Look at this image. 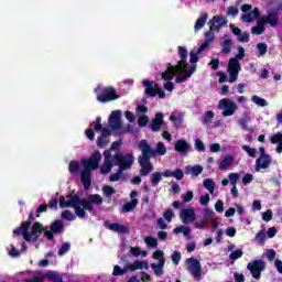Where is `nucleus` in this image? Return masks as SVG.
I'll return each mask as SVG.
<instances>
[{
  "instance_id": "f03ea898",
  "label": "nucleus",
  "mask_w": 282,
  "mask_h": 282,
  "mask_svg": "<svg viewBox=\"0 0 282 282\" xmlns=\"http://www.w3.org/2000/svg\"><path fill=\"white\" fill-rule=\"evenodd\" d=\"M101 161L102 154L98 150H96L89 158L82 160L84 170L80 173V180L85 191H89V188H91V171L98 170Z\"/></svg>"
},
{
  "instance_id": "4c0bfd02",
  "label": "nucleus",
  "mask_w": 282,
  "mask_h": 282,
  "mask_svg": "<svg viewBox=\"0 0 282 282\" xmlns=\"http://www.w3.org/2000/svg\"><path fill=\"white\" fill-rule=\"evenodd\" d=\"M213 118H215V112L213 110H208L205 112L203 119H202V123L203 124H210V122H213Z\"/></svg>"
},
{
  "instance_id": "864d4df0",
  "label": "nucleus",
  "mask_w": 282,
  "mask_h": 282,
  "mask_svg": "<svg viewBox=\"0 0 282 282\" xmlns=\"http://www.w3.org/2000/svg\"><path fill=\"white\" fill-rule=\"evenodd\" d=\"M229 177V182L231 184V186H237V184H239V174L238 173H230L228 175Z\"/></svg>"
},
{
  "instance_id": "052dcab7",
  "label": "nucleus",
  "mask_w": 282,
  "mask_h": 282,
  "mask_svg": "<svg viewBox=\"0 0 282 282\" xmlns=\"http://www.w3.org/2000/svg\"><path fill=\"white\" fill-rule=\"evenodd\" d=\"M204 172V167L202 165H194L192 169H191V173L193 175H202V173Z\"/></svg>"
},
{
  "instance_id": "f704fd0d",
  "label": "nucleus",
  "mask_w": 282,
  "mask_h": 282,
  "mask_svg": "<svg viewBox=\"0 0 282 282\" xmlns=\"http://www.w3.org/2000/svg\"><path fill=\"white\" fill-rule=\"evenodd\" d=\"M203 186L210 193V195H215V181H213V178L204 180Z\"/></svg>"
},
{
  "instance_id": "5fc2aeb1",
  "label": "nucleus",
  "mask_w": 282,
  "mask_h": 282,
  "mask_svg": "<svg viewBox=\"0 0 282 282\" xmlns=\"http://www.w3.org/2000/svg\"><path fill=\"white\" fill-rule=\"evenodd\" d=\"M120 144H122V140H118L111 143L110 148L107 149L106 151H109L111 155V151H120Z\"/></svg>"
},
{
  "instance_id": "423d86ee",
  "label": "nucleus",
  "mask_w": 282,
  "mask_h": 282,
  "mask_svg": "<svg viewBox=\"0 0 282 282\" xmlns=\"http://www.w3.org/2000/svg\"><path fill=\"white\" fill-rule=\"evenodd\" d=\"M142 85L144 87L145 96H149L150 98H155V96H159L161 99L166 98V93L160 84L151 79H143Z\"/></svg>"
},
{
  "instance_id": "412c9836",
  "label": "nucleus",
  "mask_w": 282,
  "mask_h": 282,
  "mask_svg": "<svg viewBox=\"0 0 282 282\" xmlns=\"http://www.w3.org/2000/svg\"><path fill=\"white\" fill-rule=\"evenodd\" d=\"M261 20L263 21L264 25L269 24L271 28H276L279 25V13L271 11L267 17L261 18Z\"/></svg>"
},
{
  "instance_id": "69168bd1",
  "label": "nucleus",
  "mask_w": 282,
  "mask_h": 282,
  "mask_svg": "<svg viewBox=\"0 0 282 282\" xmlns=\"http://www.w3.org/2000/svg\"><path fill=\"white\" fill-rule=\"evenodd\" d=\"M85 134L86 138L90 140V142H94V140H96V133L94 132V129H86Z\"/></svg>"
},
{
  "instance_id": "de8ad7c7",
  "label": "nucleus",
  "mask_w": 282,
  "mask_h": 282,
  "mask_svg": "<svg viewBox=\"0 0 282 282\" xmlns=\"http://www.w3.org/2000/svg\"><path fill=\"white\" fill-rule=\"evenodd\" d=\"M61 217L62 219H66L67 221H74V219H76V216L68 209L62 212Z\"/></svg>"
},
{
  "instance_id": "a19ab883",
  "label": "nucleus",
  "mask_w": 282,
  "mask_h": 282,
  "mask_svg": "<svg viewBox=\"0 0 282 282\" xmlns=\"http://www.w3.org/2000/svg\"><path fill=\"white\" fill-rule=\"evenodd\" d=\"M251 100L254 105H258V107H268V101L257 95H253Z\"/></svg>"
},
{
  "instance_id": "7c9ffc66",
  "label": "nucleus",
  "mask_w": 282,
  "mask_h": 282,
  "mask_svg": "<svg viewBox=\"0 0 282 282\" xmlns=\"http://www.w3.org/2000/svg\"><path fill=\"white\" fill-rule=\"evenodd\" d=\"M252 34H257V36L263 34L265 32V22L261 19L258 20V24L251 29Z\"/></svg>"
},
{
  "instance_id": "ddd939ff",
  "label": "nucleus",
  "mask_w": 282,
  "mask_h": 282,
  "mask_svg": "<svg viewBox=\"0 0 282 282\" xmlns=\"http://www.w3.org/2000/svg\"><path fill=\"white\" fill-rule=\"evenodd\" d=\"M241 69V64L239 59L231 57L228 63L227 72L229 74V83H237V78H239V70Z\"/></svg>"
},
{
  "instance_id": "cd10ccee",
  "label": "nucleus",
  "mask_w": 282,
  "mask_h": 282,
  "mask_svg": "<svg viewBox=\"0 0 282 282\" xmlns=\"http://www.w3.org/2000/svg\"><path fill=\"white\" fill-rule=\"evenodd\" d=\"M234 162H235V156L232 155L225 156L218 165L219 171H228V169L232 166Z\"/></svg>"
},
{
  "instance_id": "8fccbe9b",
  "label": "nucleus",
  "mask_w": 282,
  "mask_h": 282,
  "mask_svg": "<svg viewBox=\"0 0 282 282\" xmlns=\"http://www.w3.org/2000/svg\"><path fill=\"white\" fill-rule=\"evenodd\" d=\"M242 151H246L249 158H257V149L250 148V145H242Z\"/></svg>"
},
{
  "instance_id": "f257e3e1",
  "label": "nucleus",
  "mask_w": 282,
  "mask_h": 282,
  "mask_svg": "<svg viewBox=\"0 0 282 282\" xmlns=\"http://www.w3.org/2000/svg\"><path fill=\"white\" fill-rule=\"evenodd\" d=\"M58 204L59 208H74L75 215H77L79 219H85L87 215L85 210L91 213L94 210V204L101 206L102 196L99 194H90L87 198H80L78 194H69L67 196H61Z\"/></svg>"
},
{
  "instance_id": "e433bc0d",
  "label": "nucleus",
  "mask_w": 282,
  "mask_h": 282,
  "mask_svg": "<svg viewBox=\"0 0 282 282\" xmlns=\"http://www.w3.org/2000/svg\"><path fill=\"white\" fill-rule=\"evenodd\" d=\"M128 271H129L128 264H126L123 269H121L120 265L116 264L113 267L112 276H122L127 274Z\"/></svg>"
},
{
  "instance_id": "bb28decb",
  "label": "nucleus",
  "mask_w": 282,
  "mask_h": 282,
  "mask_svg": "<svg viewBox=\"0 0 282 282\" xmlns=\"http://www.w3.org/2000/svg\"><path fill=\"white\" fill-rule=\"evenodd\" d=\"M163 177H174L175 180H184V171L182 169H176L174 171L165 170L163 172Z\"/></svg>"
},
{
  "instance_id": "49530a36",
  "label": "nucleus",
  "mask_w": 282,
  "mask_h": 282,
  "mask_svg": "<svg viewBox=\"0 0 282 282\" xmlns=\"http://www.w3.org/2000/svg\"><path fill=\"white\" fill-rule=\"evenodd\" d=\"M72 245L69 242L62 243L61 248L58 249V256L63 257L66 252H69Z\"/></svg>"
},
{
  "instance_id": "9d476101",
  "label": "nucleus",
  "mask_w": 282,
  "mask_h": 282,
  "mask_svg": "<svg viewBox=\"0 0 282 282\" xmlns=\"http://www.w3.org/2000/svg\"><path fill=\"white\" fill-rule=\"evenodd\" d=\"M63 232H65V223L61 219H56L51 224L50 230H44V237H46L48 241H54V235H61Z\"/></svg>"
},
{
  "instance_id": "c85d7f7f",
  "label": "nucleus",
  "mask_w": 282,
  "mask_h": 282,
  "mask_svg": "<svg viewBox=\"0 0 282 282\" xmlns=\"http://www.w3.org/2000/svg\"><path fill=\"white\" fill-rule=\"evenodd\" d=\"M164 260L158 261V263H151L150 267L153 270L155 276H162L164 274Z\"/></svg>"
},
{
  "instance_id": "ea45409f",
  "label": "nucleus",
  "mask_w": 282,
  "mask_h": 282,
  "mask_svg": "<svg viewBox=\"0 0 282 282\" xmlns=\"http://www.w3.org/2000/svg\"><path fill=\"white\" fill-rule=\"evenodd\" d=\"M128 271L135 272V270H142V261L135 260L133 263H128Z\"/></svg>"
},
{
  "instance_id": "58836bf2",
  "label": "nucleus",
  "mask_w": 282,
  "mask_h": 282,
  "mask_svg": "<svg viewBox=\"0 0 282 282\" xmlns=\"http://www.w3.org/2000/svg\"><path fill=\"white\" fill-rule=\"evenodd\" d=\"M109 142H110L109 137L98 135V138H97L98 149H105V147H107V144H109Z\"/></svg>"
},
{
  "instance_id": "473e14b6",
  "label": "nucleus",
  "mask_w": 282,
  "mask_h": 282,
  "mask_svg": "<svg viewBox=\"0 0 282 282\" xmlns=\"http://www.w3.org/2000/svg\"><path fill=\"white\" fill-rule=\"evenodd\" d=\"M221 53L223 54H230L232 52V40L227 39L220 43Z\"/></svg>"
},
{
  "instance_id": "338daca9",
  "label": "nucleus",
  "mask_w": 282,
  "mask_h": 282,
  "mask_svg": "<svg viewBox=\"0 0 282 282\" xmlns=\"http://www.w3.org/2000/svg\"><path fill=\"white\" fill-rule=\"evenodd\" d=\"M263 221H272V210L268 209L262 214Z\"/></svg>"
},
{
  "instance_id": "dca6fc26",
  "label": "nucleus",
  "mask_w": 282,
  "mask_h": 282,
  "mask_svg": "<svg viewBox=\"0 0 282 282\" xmlns=\"http://www.w3.org/2000/svg\"><path fill=\"white\" fill-rule=\"evenodd\" d=\"M166 65V70L161 74L163 80L171 82L173 78H175L176 74H182V72H184L182 68L177 67V65L173 66L171 63H167Z\"/></svg>"
},
{
  "instance_id": "6e6d98bb",
  "label": "nucleus",
  "mask_w": 282,
  "mask_h": 282,
  "mask_svg": "<svg viewBox=\"0 0 282 282\" xmlns=\"http://www.w3.org/2000/svg\"><path fill=\"white\" fill-rule=\"evenodd\" d=\"M163 217L165 221L171 224V221H173V217H175V213H173L172 209H167L163 213Z\"/></svg>"
},
{
  "instance_id": "4be33fe9",
  "label": "nucleus",
  "mask_w": 282,
  "mask_h": 282,
  "mask_svg": "<svg viewBox=\"0 0 282 282\" xmlns=\"http://www.w3.org/2000/svg\"><path fill=\"white\" fill-rule=\"evenodd\" d=\"M162 124H164V115L162 112H156L151 123L152 131H160V129H162Z\"/></svg>"
},
{
  "instance_id": "79ce46f5",
  "label": "nucleus",
  "mask_w": 282,
  "mask_h": 282,
  "mask_svg": "<svg viewBox=\"0 0 282 282\" xmlns=\"http://www.w3.org/2000/svg\"><path fill=\"white\" fill-rule=\"evenodd\" d=\"M144 242L147 246H149V248H158V238L155 237L148 236L144 238Z\"/></svg>"
},
{
  "instance_id": "20e7f679",
  "label": "nucleus",
  "mask_w": 282,
  "mask_h": 282,
  "mask_svg": "<svg viewBox=\"0 0 282 282\" xmlns=\"http://www.w3.org/2000/svg\"><path fill=\"white\" fill-rule=\"evenodd\" d=\"M133 154H122V152H117L113 154L115 166H119L117 173L109 175V182H118L122 177L124 171H129L133 166L134 162Z\"/></svg>"
},
{
  "instance_id": "09e8293b",
  "label": "nucleus",
  "mask_w": 282,
  "mask_h": 282,
  "mask_svg": "<svg viewBox=\"0 0 282 282\" xmlns=\"http://www.w3.org/2000/svg\"><path fill=\"white\" fill-rule=\"evenodd\" d=\"M171 259L174 265H180V261H182V253L180 251H174L171 256Z\"/></svg>"
},
{
  "instance_id": "c03bdc74",
  "label": "nucleus",
  "mask_w": 282,
  "mask_h": 282,
  "mask_svg": "<svg viewBox=\"0 0 282 282\" xmlns=\"http://www.w3.org/2000/svg\"><path fill=\"white\" fill-rule=\"evenodd\" d=\"M256 241H258L259 246L265 245V231L264 230H260L257 232Z\"/></svg>"
},
{
  "instance_id": "4468645a",
  "label": "nucleus",
  "mask_w": 282,
  "mask_h": 282,
  "mask_svg": "<svg viewBox=\"0 0 282 282\" xmlns=\"http://www.w3.org/2000/svg\"><path fill=\"white\" fill-rule=\"evenodd\" d=\"M247 270L251 272V275L256 281L261 279V271L265 270V262L263 260H253L247 264Z\"/></svg>"
},
{
  "instance_id": "aec40b11",
  "label": "nucleus",
  "mask_w": 282,
  "mask_h": 282,
  "mask_svg": "<svg viewBox=\"0 0 282 282\" xmlns=\"http://www.w3.org/2000/svg\"><path fill=\"white\" fill-rule=\"evenodd\" d=\"M224 25H228V20L224 15H214L213 23L209 26V30H214L215 32H219Z\"/></svg>"
},
{
  "instance_id": "a211bd4d",
  "label": "nucleus",
  "mask_w": 282,
  "mask_h": 282,
  "mask_svg": "<svg viewBox=\"0 0 282 282\" xmlns=\"http://www.w3.org/2000/svg\"><path fill=\"white\" fill-rule=\"evenodd\" d=\"M180 217L183 220V224H193L197 216L195 215V209L193 208H183L181 209Z\"/></svg>"
},
{
  "instance_id": "f8f14e48",
  "label": "nucleus",
  "mask_w": 282,
  "mask_h": 282,
  "mask_svg": "<svg viewBox=\"0 0 282 282\" xmlns=\"http://www.w3.org/2000/svg\"><path fill=\"white\" fill-rule=\"evenodd\" d=\"M187 270L192 274L195 281H202V263L197 258H188L186 259Z\"/></svg>"
},
{
  "instance_id": "2eb2a0df",
  "label": "nucleus",
  "mask_w": 282,
  "mask_h": 282,
  "mask_svg": "<svg viewBox=\"0 0 282 282\" xmlns=\"http://www.w3.org/2000/svg\"><path fill=\"white\" fill-rule=\"evenodd\" d=\"M116 166V161H113V155H110L109 150L104 151V164L100 166L101 175H109L111 169Z\"/></svg>"
},
{
  "instance_id": "774afa93",
  "label": "nucleus",
  "mask_w": 282,
  "mask_h": 282,
  "mask_svg": "<svg viewBox=\"0 0 282 282\" xmlns=\"http://www.w3.org/2000/svg\"><path fill=\"white\" fill-rule=\"evenodd\" d=\"M140 274H141L142 282H151L152 281L151 275L148 274L147 271H141Z\"/></svg>"
},
{
  "instance_id": "13d9d810",
  "label": "nucleus",
  "mask_w": 282,
  "mask_h": 282,
  "mask_svg": "<svg viewBox=\"0 0 282 282\" xmlns=\"http://www.w3.org/2000/svg\"><path fill=\"white\" fill-rule=\"evenodd\" d=\"M195 149L196 151H200V153H204V151H206V145H204V142L200 139H196Z\"/></svg>"
},
{
  "instance_id": "a878e982",
  "label": "nucleus",
  "mask_w": 282,
  "mask_h": 282,
  "mask_svg": "<svg viewBox=\"0 0 282 282\" xmlns=\"http://www.w3.org/2000/svg\"><path fill=\"white\" fill-rule=\"evenodd\" d=\"M108 228L112 232H118L119 235H129V227L118 224V223H112L108 226Z\"/></svg>"
},
{
  "instance_id": "a18cd8bd",
  "label": "nucleus",
  "mask_w": 282,
  "mask_h": 282,
  "mask_svg": "<svg viewBox=\"0 0 282 282\" xmlns=\"http://www.w3.org/2000/svg\"><path fill=\"white\" fill-rule=\"evenodd\" d=\"M242 257H243V250L241 249H237L229 254V259L231 261H237V259H241Z\"/></svg>"
},
{
  "instance_id": "2f4dec72",
  "label": "nucleus",
  "mask_w": 282,
  "mask_h": 282,
  "mask_svg": "<svg viewBox=\"0 0 282 282\" xmlns=\"http://www.w3.org/2000/svg\"><path fill=\"white\" fill-rule=\"evenodd\" d=\"M162 177H164V172H153L150 176L152 186H158L162 182Z\"/></svg>"
},
{
  "instance_id": "b1692460",
  "label": "nucleus",
  "mask_w": 282,
  "mask_h": 282,
  "mask_svg": "<svg viewBox=\"0 0 282 282\" xmlns=\"http://www.w3.org/2000/svg\"><path fill=\"white\" fill-rule=\"evenodd\" d=\"M259 17H261V12H259V8H254L251 12L242 14L241 20L243 23H252Z\"/></svg>"
},
{
  "instance_id": "37998d69",
  "label": "nucleus",
  "mask_w": 282,
  "mask_h": 282,
  "mask_svg": "<svg viewBox=\"0 0 282 282\" xmlns=\"http://www.w3.org/2000/svg\"><path fill=\"white\" fill-rule=\"evenodd\" d=\"M257 50L259 52L258 56H265V54H268V44L260 42L257 44Z\"/></svg>"
},
{
  "instance_id": "4d7b16f0",
  "label": "nucleus",
  "mask_w": 282,
  "mask_h": 282,
  "mask_svg": "<svg viewBox=\"0 0 282 282\" xmlns=\"http://www.w3.org/2000/svg\"><path fill=\"white\" fill-rule=\"evenodd\" d=\"M234 58H236V61H243V58H246V48L238 46V54Z\"/></svg>"
},
{
  "instance_id": "e2e57ef3",
  "label": "nucleus",
  "mask_w": 282,
  "mask_h": 282,
  "mask_svg": "<svg viewBox=\"0 0 282 282\" xmlns=\"http://www.w3.org/2000/svg\"><path fill=\"white\" fill-rule=\"evenodd\" d=\"M105 127H102V118L97 117L96 118V123L94 126V131L98 132L101 131Z\"/></svg>"
},
{
  "instance_id": "1a4fd4ad",
  "label": "nucleus",
  "mask_w": 282,
  "mask_h": 282,
  "mask_svg": "<svg viewBox=\"0 0 282 282\" xmlns=\"http://www.w3.org/2000/svg\"><path fill=\"white\" fill-rule=\"evenodd\" d=\"M218 109L223 111V118H229L230 116H235V111H237L239 107H237V104L231 99L224 98L219 100Z\"/></svg>"
},
{
  "instance_id": "bf43d9fd",
  "label": "nucleus",
  "mask_w": 282,
  "mask_h": 282,
  "mask_svg": "<svg viewBox=\"0 0 282 282\" xmlns=\"http://www.w3.org/2000/svg\"><path fill=\"white\" fill-rule=\"evenodd\" d=\"M214 215H215V213L212 209H204L203 219L208 223V221H210V219H213Z\"/></svg>"
},
{
  "instance_id": "6ab92c4d",
  "label": "nucleus",
  "mask_w": 282,
  "mask_h": 282,
  "mask_svg": "<svg viewBox=\"0 0 282 282\" xmlns=\"http://www.w3.org/2000/svg\"><path fill=\"white\" fill-rule=\"evenodd\" d=\"M272 164V156L267 154L264 156H260L256 160V171L259 173L261 169H270Z\"/></svg>"
},
{
  "instance_id": "39448f33",
  "label": "nucleus",
  "mask_w": 282,
  "mask_h": 282,
  "mask_svg": "<svg viewBox=\"0 0 282 282\" xmlns=\"http://www.w3.org/2000/svg\"><path fill=\"white\" fill-rule=\"evenodd\" d=\"M109 128L104 127L101 128V138H109L113 131H119V129H122V111L120 110H115L110 113L109 119Z\"/></svg>"
},
{
  "instance_id": "5701e85b",
  "label": "nucleus",
  "mask_w": 282,
  "mask_h": 282,
  "mask_svg": "<svg viewBox=\"0 0 282 282\" xmlns=\"http://www.w3.org/2000/svg\"><path fill=\"white\" fill-rule=\"evenodd\" d=\"M195 66H188L184 72H182V76H177L175 78V83L180 84V83H184L186 80V78H191L193 76V74H195Z\"/></svg>"
},
{
  "instance_id": "3c124183",
  "label": "nucleus",
  "mask_w": 282,
  "mask_h": 282,
  "mask_svg": "<svg viewBox=\"0 0 282 282\" xmlns=\"http://www.w3.org/2000/svg\"><path fill=\"white\" fill-rule=\"evenodd\" d=\"M152 259H156L159 261H163V263H166V259L164 258V251L156 250L152 254Z\"/></svg>"
},
{
  "instance_id": "c9c22d12",
  "label": "nucleus",
  "mask_w": 282,
  "mask_h": 282,
  "mask_svg": "<svg viewBox=\"0 0 282 282\" xmlns=\"http://www.w3.org/2000/svg\"><path fill=\"white\" fill-rule=\"evenodd\" d=\"M68 171L72 175H76L80 171V163L76 160H73L68 164Z\"/></svg>"
},
{
  "instance_id": "9b49d317",
  "label": "nucleus",
  "mask_w": 282,
  "mask_h": 282,
  "mask_svg": "<svg viewBox=\"0 0 282 282\" xmlns=\"http://www.w3.org/2000/svg\"><path fill=\"white\" fill-rule=\"evenodd\" d=\"M139 166H141L140 175L141 177H147L151 171H153V163H151V156L141 152L138 156Z\"/></svg>"
},
{
  "instance_id": "c756f323",
  "label": "nucleus",
  "mask_w": 282,
  "mask_h": 282,
  "mask_svg": "<svg viewBox=\"0 0 282 282\" xmlns=\"http://www.w3.org/2000/svg\"><path fill=\"white\" fill-rule=\"evenodd\" d=\"M208 21V13H202L200 18H198L195 22L194 29L195 32H199L204 25H206V22Z\"/></svg>"
},
{
  "instance_id": "7ed1b4c3",
  "label": "nucleus",
  "mask_w": 282,
  "mask_h": 282,
  "mask_svg": "<svg viewBox=\"0 0 282 282\" xmlns=\"http://www.w3.org/2000/svg\"><path fill=\"white\" fill-rule=\"evenodd\" d=\"M31 228V231H30ZM43 224L35 221L32 227L30 226V223H22L20 227L15 228L13 230V235L17 237L23 236L24 241H28L29 243H36L39 239H41V235H43Z\"/></svg>"
},
{
  "instance_id": "0e129e2a",
  "label": "nucleus",
  "mask_w": 282,
  "mask_h": 282,
  "mask_svg": "<svg viewBox=\"0 0 282 282\" xmlns=\"http://www.w3.org/2000/svg\"><path fill=\"white\" fill-rule=\"evenodd\" d=\"M282 141V133L278 132L271 137V144H278Z\"/></svg>"
},
{
  "instance_id": "6e6552de",
  "label": "nucleus",
  "mask_w": 282,
  "mask_h": 282,
  "mask_svg": "<svg viewBox=\"0 0 282 282\" xmlns=\"http://www.w3.org/2000/svg\"><path fill=\"white\" fill-rule=\"evenodd\" d=\"M120 98V95L113 88V86H107L105 87L98 95L97 100L98 102H102V105H106V102H113V100H118Z\"/></svg>"
},
{
  "instance_id": "f3484780",
  "label": "nucleus",
  "mask_w": 282,
  "mask_h": 282,
  "mask_svg": "<svg viewBox=\"0 0 282 282\" xmlns=\"http://www.w3.org/2000/svg\"><path fill=\"white\" fill-rule=\"evenodd\" d=\"M178 50V56L181 58V61L176 64V67L183 69V72L185 69H188V62H187V58H188V50H186V47L184 46H178L177 47Z\"/></svg>"
},
{
  "instance_id": "0eeeda50",
  "label": "nucleus",
  "mask_w": 282,
  "mask_h": 282,
  "mask_svg": "<svg viewBox=\"0 0 282 282\" xmlns=\"http://www.w3.org/2000/svg\"><path fill=\"white\" fill-rule=\"evenodd\" d=\"M139 149L141 150V152H144L150 158H156V155H166V147L162 142H159L156 144V149H153L149 144V141L142 139L139 142Z\"/></svg>"
},
{
  "instance_id": "603ef678",
  "label": "nucleus",
  "mask_w": 282,
  "mask_h": 282,
  "mask_svg": "<svg viewBox=\"0 0 282 282\" xmlns=\"http://www.w3.org/2000/svg\"><path fill=\"white\" fill-rule=\"evenodd\" d=\"M102 193L107 197H111L112 195H116V189L109 185H106L102 187Z\"/></svg>"
},
{
  "instance_id": "393cba45",
  "label": "nucleus",
  "mask_w": 282,
  "mask_h": 282,
  "mask_svg": "<svg viewBox=\"0 0 282 282\" xmlns=\"http://www.w3.org/2000/svg\"><path fill=\"white\" fill-rule=\"evenodd\" d=\"M174 149L177 151V153H188L191 145L188 142H186V140L180 139L175 142Z\"/></svg>"
},
{
  "instance_id": "72a5a7b5",
  "label": "nucleus",
  "mask_w": 282,
  "mask_h": 282,
  "mask_svg": "<svg viewBox=\"0 0 282 282\" xmlns=\"http://www.w3.org/2000/svg\"><path fill=\"white\" fill-rule=\"evenodd\" d=\"M137 206H138V198H134L122 206V213H131V210H135Z\"/></svg>"
},
{
  "instance_id": "680f3d73",
  "label": "nucleus",
  "mask_w": 282,
  "mask_h": 282,
  "mask_svg": "<svg viewBox=\"0 0 282 282\" xmlns=\"http://www.w3.org/2000/svg\"><path fill=\"white\" fill-rule=\"evenodd\" d=\"M147 124H149V116H142L138 119L139 127L144 128Z\"/></svg>"
}]
</instances>
